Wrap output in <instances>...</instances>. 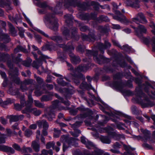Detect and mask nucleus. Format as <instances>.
Segmentation results:
<instances>
[{"instance_id":"1","label":"nucleus","mask_w":155,"mask_h":155,"mask_svg":"<svg viewBox=\"0 0 155 155\" xmlns=\"http://www.w3.org/2000/svg\"><path fill=\"white\" fill-rule=\"evenodd\" d=\"M67 64L68 67V70L71 71L72 73L69 74L68 77H65L64 78L67 81L70 82L71 80L68 78L71 77L74 82L77 84L79 83L80 79H85V76L81 72H86L89 69L92 68L95 65L94 64L88 62L83 65H80L74 69L71 64L67 62Z\"/></svg>"},{"instance_id":"2","label":"nucleus","mask_w":155,"mask_h":155,"mask_svg":"<svg viewBox=\"0 0 155 155\" xmlns=\"http://www.w3.org/2000/svg\"><path fill=\"white\" fill-rule=\"evenodd\" d=\"M123 77V74L120 72H118L113 76L114 80H120V81H114L111 84V85L114 87L116 88H122L124 87H128L132 88L133 87L132 81L131 79L125 81V83L122 82L121 79Z\"/></svg>"},{"instance_id":"3","label":"nucleus","mask_w":155,"mask_h":155,"mask_svg":"<svg viewBox=\"0 0 155 155\" xmlns=\"http://www.w3.org/2000/svg\"><path fill=\"white\" fill-rule=\"evenodd\" d=\"M64 6H73L75 7L77 6L83 10L85 8V6L88 5L87 2H83L81 3V1L78 0H64Z\"/></svg>"},{"instance_id":"4","label":"nucleus","mask_w":155,"mask_h":155,"mask_svg":"<svg viewBox=\"0 0 155 155\" xmlns=\"http://www.w3.org/2000/svg\"><path fill=\"white\" fill-rule=\"evenodd\" d=\"M8 67L11 69L10 74L11 75L14 82L16 84H19V81L18 78V69L15 68L14 71L12 70L13 68V65L12 62L8 61L7 62Z\"/></svg>"},{"instance_id":"5","label":"nucleus","mask_w":155,"mask_h":155,"mask_svg":"<svg viewBox=\"0 0 155 155\" xmlns=\"http://www.w3.org/2000/svg\"><path fill=\"white\" fill-rule=\"evenodd\" d=\"M81 37L83 41L89 42H94L97 40V37L94 31H91L90 30L87 35L82 33Z\"/></svg>"},{"instance_id":"6","label":"nucleus","mask_w":155,"mask_h":155,"mask_svg":"<svg viewBox=\"0 0 155 155\" xmlns=\"http://www.w3.org/2000/svg\"><path fill=\"white\" fill-rule=\"evenodd\" d=\"M34 29L37 31L39 33L41 34L44 37L50 38L52 40H53L55 42H61L62 41V37L60 36H53L51 37H49L48 35L45 33L44 31H41L40 29L38 28H37L35 27L34 28Z\"/></svg>"},{"instance_id":"7","label":"nucleus","mask_w":155,"mask_h":155,"mask_svg":"<svg viewBox=\"0 0 155 155\" xmlns=\"http://www.w3.org/2000/svg\"><path fill=\"white\" fill-rule=\"evenodd\" d=\"M133 20L135 22H139L142 24H146L147 22V20L142 12L138 13L136 17L133 18Z\"/></svg>"},{"instance_id":"8","label":"nucleus","mask_w":155,"mask_h":155,"mask_svg":"<svg viewBox=\"0 0 155 155\" xmlns=\"http://www.w3.org/2000/svg\"><path fill=\"white\" fill-rule=\"evenodd\" d=\"M71 35L70 37L74 41H78L80 38L79 35L78 34V29L75 27H71L70 28Z\"/></svg>"},{"instance_id":"9","label":"nucleus","mask_w":155,"mask_h":155,"mask_svg":"<svg viewBox=\"0 0 155 155\" xmlns=\"http://www.w3.org/2000/svg\"><path fill=\"white\" fill-rule=\"evenodd\" d=\"M147 31V30L144 25H140L136 30V35L139 38H141L143 36V34H146Z\"/></svg>"},{"instance_id":"10","label":"nucleus","mask_w":155,"mask_h":155,"mask_svg":"<svg viewBox=\"0 0 155 155\" xmlns=\"http://www.w3.org/2000/svg\"><path fill=\"white\" fill-rule=\"evenodd\" d=\"M140 1L139 0H135L134 2L131 0H126V4L127 6L131 7L133 8L136 9L140 8Z\"/></svg>"},{"instance_id":"11","label":"nucleus","mask_w":155,"mask_h":155,"mask_svg":"<svg viewBox=\"0 0 155 155\" xmlns=\"http://www.w3.org/2000/svg\"><path fill=\"white\" fill-rule=\"evenodd\" d=\"M85 80H84L83 79H81L80 80V83L78 84H77L75 83H74L76 85H79L81 81H83L81 83L79 87L80 89H86L88 90L90 89H92V87L91 85L90 84H89L85 81Z\"/></svg>"},{"instance_id":"12","label":"nucleus","mask_w":155,"mask_h":155,"mask_svg":"<svg viewBox=\"0 0 155 155\" xmlns=\"http://www.w3.org/2000/svg\"><path fill=\"white\" fill-rule=\"evenodd\" d=\"M110 61L109 58L105 57L102 54L98 55V57L95 62L99 64H104L108 63Z\"/></svg>"},{"instance_id":"13","label":"nucleus","mask_w":155,"mask_h":155,"mask_svg":"<svg viewBox=\"0 0 155 155\" xmlns=\"http://www.w3.org/2000/svg\"><path fill=\"white\" fill-rule=\"evenodd\" d=\"M63 3V2L60 1L57 2L56 6L54 8H53V11H52L54 14H58L61 13V10Z\"/></svg>"},{"instance_id":"14","label":"nucleus","mask_w":155,"mask_h":155,"mask_svg":"<svg viewBox=\"0 0 155 155\" xmlns=\"http://www.w3.org/2000/svg\"><path fill=\"white\" fill-rule=\"evenodd\" d=\"M0 150L7 152L9 155L14 154L15 152L12 148L4 145L0 146Z\"/></svg>"},{"instance_id":"15","label":"nucleus","mask_w":155,"mask_h":155,"mask_svg":"<svg viewBox=\"0 0 155 155\" xmlns=\"http://www.w3.org/2000/svg\"><path fill=\"white\" fill-rule=\"evenodd\" d=\"M63 139L64 142L67 143L69 146L71 145L73 142L75 141V139L71 137H69L68 136L63 135L61 137Z\"/></svg>"},{"instance_id":"16","label":"nucleus","mask_w":155,"mask_h":155,"mask_svg":"<svg viewBox=\"0 0 155 155\" xmlns=\"http://www.w3.org/2000/svg\"><path fill=\"white\" fill-rule=\"evenodd\" d=\"M53 14L51 13H48L45 15L43 17V21L45 23L46 25L47 23L50 24L53 21L51 19L53 18Z\"/></svg>"},{"instance_id":"17","label":"nucleus","mask_w":155,"mask_h":155,"mask_svg":"<svg viewBox=\"0 0 155 155\" xmlns=\"http://www.w3.org/2000/svg\"><path fill=\"white\" fill-rule=\"evenodd\" d=\"M46 93L48 94L44 95L42 96L41 99V102L48 101L51 99V97L53 96V93L48 91Z\"/></svg>"},{"instance_id":"18","label":"nucleus","mask_w":155,"mask_h":155,"mask_svg":"<svg viewBox=\"0 0 155 155\" xmlns=\"http://www.w3.org/2000/svg\"><path fill=\"white\" fill-rule=\"evenodd\" d=\"M113 18L116 20L120 22L121 23L126 24L129 22V21L124 17L123 18V17L119 16V15H114L113 16Z\"/></svg>"},{"instance_id":"19","label":"nucleus","mask_w":155,"mask_h":155,"mask_svg":"<svg viewBox=\"0 0 155 155\" xmlns=\"http://www.w3.org/2000/svg\"><path fill=\"white\" fill-rule=\"evenodd\" d=\"M64 16L67 19L65 21L66 23L68 26H72L73 23V17L72 15L70 14L66 15Z\"/></svg>"},{"instance_id":"20","label":"nucleus","mask_w":155,"mask_h":155,"mask_svg":"<svg viewBox=\"0 0 155 155\" xmlns=\"http://www.w3.org/2000/svg\"><path fill=\"white\" fill-rule=\"evenodd\" d=\"M74 47L73 44L71 42H68L66 45L64 50L71 54L72 51L74 50Z\"/></svg>"},{"instance_id":"21","label":"nucleus","mask_w":155,"mask_h":155,"mask_svg":"<svg viewBox=\"0 0 155 155\" xmlns=\"http://www.w3.org/2000/svg\"><path fill=\"white\" fill-rule=\"evenodd\" d=\"M79 24V27L80 31L83 32H86L87 31H89L90 30V27L86 25H84L82 23L79 21H77Z\"/></svg>"},{"instance_id":"22","label":"nucleus","mask_w":155,"mask_h":155,"mask_svg":"<svg viewBox=\"0 0 155 155\" xmlns=\"http://www.w3.org/2000/svg\"><path fill=\"white\" fill-rule=\"evenodd\" d=\"M69 108L70 109V113L71 115L73 116H75L77 114L78 110L82 111V110H84V108L82 107V106L78 107L76 109H72L70 108Z\"/></svg>"},{"instance_id":"23","label":"nucleus","mask_w":155,"mask_h":155,"mask_svg":"<svg viewBox=\"0 0 155 155\" xmlns=\"http://www.w3.org/2000/svg\"><path fill=\"white\" fill-rule=\"evenodd\" d=\"M48 25L49 28L52 30L56 31L58 30V23L55 20L53 21L51 23L49 24Z\"/></svg>"},{"instance_id":"24","label":"nucleus","mask_w":155,"mask_h":155,"mask_svg":"<svg viewBox=\"0 0 155 155\" xmlns=\"http://www.w3.org/2000/svg\"><path fill=\"white\" fill-rule=\"evenodd\" d=\"M98 22L101 23L104 22H110V20L108 17L106 15H101L98 17Z\"/></svg>"},{"instance_id":"25","label":"nucleus","mask_w":155,"mask_h":155,"mask_svg":"<svg viewBox=\"0 0 155 155\" xmlns=\"http://www.w3.org/2000/svg\"><path fill=\"white\" fill-rule=\"evenodd\" d=\"M140 130L141 132L144 134L143 137L146 141L150 138V133L149 130L146 129H143V128H141Z\"/></svg>"},{"instance_id":"26","label":"nucleus","mask_w":155,"mask_h":155,"mask_svg":"<svg viewBox=\"0 0 155 155\" xmlns=\"http://www.w3.org/2000/svg\"><path fill=\"white\" fill-rule=\"evenodd\" d=\"M38 5L39 7L41 8H43L44 9L47 8L48 9L51 10V11H53V7L48 5L47 2L46 1L44 2H38Z\"/></svg>"},{"instance_id":"27","label":"nucleus","mask_w":155,"mask_h":155,"mask_svg":"<svg viewBox=\"0 0 155 155\" xmlns=\"http://www.w3.org/2000/svg\"><path fill=\"white\" fill-rule=\"evenodd\" d=\"M45 118H48L50 121H52L53 120V118H54L55 117L54 112L52 110L49 111L47 114H45Z\"/></svg>"},{"instance_id":"28","label":"nucleus","mask_w":155,"mask_h":155,"mask_svg":"<svg viewBox=\"0 0 155 155\" xmlns=\"http://www.w3.org/2000/svg\"><path fill=\"white\" fill-rule=\"evenodd\" d=\"M112 129L110 130L107 131L106 133H107L108 135L110 137L114 138V137H119L120 136V134H117L115 132H112V131L114 130V128L112 127Z\"/></svg>"},{"instance_id":"29","label":"nucleus","mask_w":155,"mask_h":155,"mask_svg":"<svg viewBox=\"0 0 155 155\" xmlns=\"http://www.w3.org/2000/svg\"><path fill=\"white\" fill-rule=\"evenodd\" d=\"M31 147L35 152H38L40 151V145L36 141L32 142Z\"/></svg>"},{"instance_id":"30","label":"nucleus","mask_w":155,"mask_h":155,"mask_svg":"<svg viewBox=\"0 0 155 155\" xmlns=\"http://www.w3.org/2000/svg\"><path fill=\"white\" fill-rule=\"evenodd\" d=\"M84 2H87L88 3V5L87 6H85V8H84V10H85L86 9L87 7H88L91 6H92L93 7L100 6V5L99 3L95 1H92L90 2L89 1L86 0Z\"/></svg>"},{"instance_id":"31","label":"nucleus","mask_w":155,"mask_h":155,"mask_svg":"<svg viewBox=\"0 0 155 155\" xmlns=\"http://www.w3.org/2000/svg\"><path fill=\"white\" fill-rule=\"evenodd\" d=\"M71 60L72 63L74 64H77L79 63L81 60L79 56L75 55L71 57Z\"/></svg>"},{"instance_id":"32","label":"nucleus","mask_w":155,"mask_h":155,"mask_svg":"<svg viewBox=\"0 0 155 155\" xmlns=\"http://www.w3.org/2000/svg\"><path fill=\"white\" fill-rule=\"evenodd\" d=\"M140 104L142 107L143 108L148 107H152L154 105V102L152 101L147 102V103H144L141 101Z\"/></svg>"},{"instance_id":"33","label":"nucleus","mask_w":155,"mask_h":155,"mask_svg":"<svg viewBox=\"0 0 155 155\" xmlns=\"http://www.w3.org/2000/svg\"><path fill=\"white\" fill-rule=\"evenodd\" d=\"M7 117L9 119L10 123L13 122H16L19 120V116L18 115H10L7 116Z\"/></svg>"},{"instance_id":"34","label":"nucleus","mask_w":155,"mask_h":155,"mask_svg":"<svg viewBox=\"0 0 155 155\" xmlns=\"http://www.w3.org/2000/svg\"><path fill=\"white\" fill-rule=\"evenodd\" d=\"M63 91L65 93V97H67L73 94V90L72 89L68 88H64Z\"/></svg>"},{"instance_id":"35","label":"nucleus","mask_w":155,"mask_h":155,"mask_svg":"<svg viewBox=\"0 0 155 155\" xmlns=\"http://www.w3.org/2000/svg\"><path fill=\"white\" fill-rule=\"evenodd\" d=\"M70 29H69L68 28L66 27H64V28L62 32L63 36L70 38Z\"/></svg>"},{"instance_id":"36","label":"nucleus","mask_w":155,"mask_h":155,"mask_svg":"<svg viewBox=\"0 0 155 155\" xmlns=\"http://www.w3.org/2000/svg\"><path fill=\"white\" fill-rule=\"evenodd\" d=\"M97 128L98 131L100 133L104 132H106L107 131L110 130L112 129V127L110 126H108L104 127H97Z\"/></svg>"},{"instance_id":"37","label":"nucleus","mask_w":155,"mask_h":155,"mask_svg":"<svg viewBox=\"0 0 155 155\" xmlns=\"http://www.w3.org/2000/svg\"><path fill=\"white\" fill-rule=\"evenodd\" d=\"M101 141L104 143L110 144L111 142V140L107 136H102L100 138Z\"/></svg>"},{"instance_id":"38","label":"nucleus","mask_w":155,"mask_h":155,"mask_svg":"<svg viewBox=\"0 0 155 155\" xmlns=\"http://www.w3.org/2000/svg\"><path fill=\"white\" fill-rule=\"evenodd\" d=\"M41 87H39L38 85H36L34 93L37 97L41 96L43 93V91L41 90Z\"/></svg>"},{"instance_id":"39","label":"nucleus","mask_w":155,"mask_h":155,"mask_svg":"<svg viewBox=\"0 0 155 155\" xmlns=\"http://www.w3.org/2000/svg\"><path fill=\"white\" fill-rule=\"evenodd\" d=\"M115 114L120 116L123 117L129 120H131V116L124 114L119 111H116L115 113Z\"/></svg>"},{"instance_id":"40","label":"nucleus","mask_w":155,"mask_h":155,"mask_svg":"<svg viewBox=\"0 0 155 155\" xmlns=\"http://www.w3.org/2000/svg\"><path fill=\"white\" fill-rule=\"evenodd\" d=\"M104 71L107 73H113L114 71V70L110 65H104L103 68Z\"/></svg>"},{"instance_id":"41","label":"nucleus","mask_w":155,"mask_h":155,"mask_svg":"<svg viewBox=\"0 0 155 155\" xmlns=\"http://www.w3.org/2000/svg\"><path fill=\"white\" fill-rule=\"evenodd\" d=\"M81 19L83 20H90V15L88 13L81 14L80 15Z\"/></svg>"},{"instance_id":"42","label":"nucleus","mask_w":155,"mask_h":155,"mask_svg":"<svg viewBox=\"0 0 155 155\" xmlns=\"http://www.w3.org/2000/svg\"><path fill=\"white\" fill-rule=\"evenodd\" d=\"M97 29L100 31L101 33H106L108 31L107 28L106 27H104L103 25L98 26Z\"/></svg>"},{"instance_id":"43","label":"nucleus","mask_w":155,"mask_h":155,"mask_svg":"<svg viewBox=\"0 0 155 155\" xmlns=\"http://www.w3.org/2000/svg\"><path fill=\"white\" fill-rule=\"evenodd\" d=\"M123 57V55L122 54L120 53H118L117 54H115L114 55V58L116 61L117 62V63L121 62V60L120 59L122 57Z\"/></svg>"},{"instance_id":"44","label":"nucleus","mask_w":155,"mask_h":155,"mask_svg":"<svg viewBox=\"0 0 155 155\" xmlns=\"http://www.w3.org/2000/svg\"><path fill=\"white\" fill-rule=\"evenodd\" d=\"M34 77L39 85H41L42 84L44 83V82L43 79L39 76H37L36 74H35Z\"/></svg>"},{"instance_id":"45","label":"nucleus","mask_w":155,"mask_h":155,"mask_svg":"<svg viewBox=\"0 0 155 155\" xmlns=\"http://www.w3.org/2000/svg\"><path fill=\"white\" fill-rule=\"evenodd\" d=\"M97 47L98 48L100 51L101 53L102 54H104V50L105 49L104 44L101 43L98 45Z\"/></svg>"},{"instance_id":"46","label":"nucleus","mask_w":155,"mask_h":155,"mask_svg":"<svg viewBox=\"0 0 155 155\" xmlns=\"http://www.w3.org/2000/svg\"><path fill=\"white\" fill-rule=\"evenodd\" d=\"M32 62V60L29 58L27 60L24 61H23V65L26 67H29L30 66Z\"/></svg>"},{"instance_id":"47","label":"nucleus","mask_w":155,"mask_h":155,"mask_svg":"<svg viewBox=\"0 0 155 155\" xmlns=\"http://www.w3.org/2000/svg\"><path fill=\"white\" fill-rule=\"evenodd\" d=\"M34 104L35 106L39 108H44V104L38 101L34 100Z\"/></svg>"},{"instance_id":"48","label":"nucleus","mask_w":155,"mask_h":155,"mask_svg":"<svg viewBox=\"0 0 155 155\" xmlns=\"http://www.w3.org/2000/svg\"><path fill=\"white\" fill-rule=\"evenodd\" d=\"M122 47V48L121 49L123 50L126 52H130L131 51V48L127 44L123 45Z\"/></svg>"},{"instance_id":"49","label":"nucleus","mask_w":155,"mask_h":155,"mask_svg":"<svg viewBox=\"0 0 155 155\" xmlns=\"http://www.w3.org/2000/svg\"><path fill=\"white\" fill-rule=\"evenodd\" d=\"M90 20L91 19L96 20L98 22V17H97V14L94 12H91L90 14Z\"/></svg>"},{"instance_id":"50","label":"nucleus","mask_w":155,"mask_h":155,"mask_svg":"<svg viewBox=\"0 0 155 155\" xmlns=\"http://www.w3.org/2000/svg\"><path fill=\"white\" fill-rule=\"evenodd\" d=\"M131 110L133 114L138 115L139 113L138 110H137V107L136 106H133L131 108Z\"/></svg>"},{"instance_id":"51","label":"nucleus","mask_w":155,"mask_h":155,"mask_svg":"<svg viewBox=\"0 0 155 155\" xmlns=\"http://www.w3.org/2000/svg\"><path fill=\"white\" fill-rule=\"evenodd\" d=\"M33 83V80L29 78L24 80L23 83V84L25 85L31 84Z\"/></svg>"},{"instance_id":"52","label":"nucleus","mask_w":155,"mask_h":155,"mask_svg":"<svg viewBox=\"0 0 155 155\" xmlns=\"http://www.w3.org/2000/svg\"><path fill=\"white\" fill-rule=\"evenodd\" d=\"M140 38L142 40L143 43L146 45H148L150 43V38H148L144 37L143 36Z\"/></svg>"},{"instance_id":"53","label":"nucleus","mask_w":155,"mask_h":155,"mask_svg":"<svg viewBox=\"0 0 155 155\" xmlns=\"http://www.w3.org/2000/svg\"><path fill=\"white\" fill-rule=\"evenodd\" d=\"M5 134H2L0 132V144L4 143L5 142Z\"/></svg>"},{"instance_id":"54","label":"nucleus","mask_w":155,"mask_h":155,"mask_svg":"<svg viewBox=\"0 0 155 155\" xmlns=\"http://www.w3.org/2000/svg\"><path fill=\"white\" fill-rule=\"evenodd\" d=\"M2 40L5 42H8L10 41L9 36L7 34H4L2 36Z\"/></svg>"},{"instance_id":"55","label":"nucleus","mask_w":155,"mask_h":155,"mask_svg":"<svg viewBox=\"0 0 155 155\" xmlns=\"http://www.w3.org/2000/svg\"><path fill=\"white\" fill-rule=\"evenodd\" d=\"M55 143L54 142H49L46 145V148L47 149H49L52 147L53 149L54 147Z\"/></svg>"},{"instance_id":"56","label":"nucleus","mask_w":155,"mask_h":155,"mask_svg":"<svg viewBox=\"0 0 155 155\" xmlns=\"http://www.w3.org/2000/svg\"><path fill=\"white\" fill-rule=\"evenodd\" d=\"M145 94L143 92L141 88H139L137 91L136 96L139 97H141L142 96H143Z\"/></svg>"},{"instance_id":"57","label":"nucleus","mask_w":155,"mask_h":155,"mask_svg":"<svg viewBox=\"0 0 155 155\" xmlns=\"http://www.w3.org/2000/svg\"><path fill=\"white\" fill-rule=\"evenodd\" d=\"M92 56H93V58L95 61L97 59L98 57V51H92Z\"/></svg>"},{"instance_id":"58","label":"nucleus","mask_w":155,"mask_h":155,"mask_svg":"<svg viewBox=\"0 0 155 155\" xmlns=\"http://www.w3.org/2000/svg\"><path fill=\"white\" fill-rule=\"evenodd\" d=\"M82 107L84 108V110H82V111H86L87 115L89 116H90L93 114V112L89 108H85L82 105Z\"/></svg>"},{"instance_id":"59","label":"nucleus","mask_w":155,"mask_h":155,"mask_svg":"<svg viewBox=\"0 0 155 155\" xmlns=\"http://www.w3.org/2000/svg\"><path fill=\"white\" fill-rule=\"evenodd\" d=\"M32 134V131L29 129H27L25 132V135L27 137H30Z\"/></svg>"},{"instance_id":"60","label":"nucleus","mask_w":155,"mask_h":155,"mask_svg":"<svg viewBox=\"0 0 155 155\" xmlns=\"http://www.w3.org/2000/svg\"><path fill=\"white\" fill-rule=\"evenodd\" d=\"M34 37L38 43H40L42 41V37L40 35L38 34H35Z\"/></svg>"},{"instance_id":"61","label":"nucleus","mask_w":155,"mask_h":155,"mask_svg":"<svg viewBox=\"0 0 155 155\" xmlns=\"http://www.w3.org/2000/svg\"><path fill=\"white\" fill-rule=\"evenodd\" d=\"M59 101L58 100H55L53 102L52 106L53 108L56 109L58 107Z\"/></svg>"},{"instance_id":"62","label":"nucleus","mask_w":155,"mask_h":155,"mask_svg":"<svg viewBox=\"0 0 155 155\" xmlns=\"http://www.w3.org/2000/svg\"><path fill=\"white\" fill-rule=\"evenodd\" d=\"M85 145H86V147L89 149H91L90 146L91 147H93L94 146L93 143L88 140H87Z\"/></svg>"},{"instance_id":"63","label":"nucleus","mask_w":155,"mask_h":155,"mask_svg":"<svg viewBox=\"0 0 155 155\" xmlns=\"http://www.w3.org/2000/svg\"><path fill=\"white\" fill-rule=\"evenodd\" d=\"M52 78H54V77L48 74L47 76V79L45 80L46 82L48 83H51Z\"/></svg>"},{"instance_id":"64","label":"nucleus","mask_w":155,"mask_h":155,"mask_svg":"<svg viewBox=\"0 0 155 155\" xmlns=\"http://www.w3.org/2000/svg\"><path fill=\"white\" fill-rule=\"evenodd\" d=\"M76 49L77 51L82 53H83L84 52V49L81 45H79L76 48Z\"/></svg>"}]
</instances>
